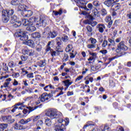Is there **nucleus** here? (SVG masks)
<instances>
[{"label": "nucleus", "mask_w": 131, "mask_h": 131, "mask_svg": "<svg viewBox=\"0 0 131 131\" xmlns=\"http://www.w3.org/2000/svg\"><path fill=\"white\" fill-rule=\"evenodd\" d=\"M110 85L112 88H114L115 86V83L113 81H111L110 82Z\"/></svg>", "instance_id": "nucleus-60"}, {"label": "nucleus", "mask_w": 131, "mask_h": 131, "mask_svg": "<svg viewBox=\"0 0 131 131\" xmlns=\"http://www.w3.org/2000/svg\"><path fill=\"white\" fill-rule=\"evenodd\" d=\"M93 19H92L91 24H90V25L92 26L93 27H94V26H96V25L98 24V23H97V21H93Z\"/></svg>", "instance_id": "nucleus-53"}, {"label": "nucleus", "mask_w": 131, "mask_h": 131, "mask_svg": "<svg viewBox=\"0 0 131 131\" xmlns=\"http://www.w3.org/2000/svg\"><path fill=\"white\" fill-rule=\"evenodd\" d=\"M41 106V104L39 105H37L35 107H31V106H29L27 107V109H25L23 111V112L24 113V114H27L28 113V114H29V113H30V112H32V111H34V110H35V109H37V108H39V107H40Z\"/></svg>", "instance_id": "nucleus-9"}, {"label": "nucleus", "mask_w": 131, "mask_h": 131, "mask_svg": "<svg viewBox=\"0 0 131 131\" xmlns=\"http://www.w3.org/2000/svg\"><path fill=\"white\" fill-rule=\"evenodd\" d=\"M97 28H98L99 31L100 33H103V32H104V29L106 28V27L103 24H99L97 25Z\"/></svg>", "instance_id": "nucleus-16"}, {"label": "nucleus", "mask_w": 131, "mask_h": 131, "mask_svg": "<svg viewBox=\"0 0 131 131\" xmlns=\"http://www.w3.org/2000/svg\"><path fill=\"white\" fill-rule=\"evenodd\" d=\"M91 125H95V123L92 121H88L86 122V124L84 125L83 128V129H85L86 127H89V126H91Z\"/></svg>", "instance_id": "nucleus-27"}, {"label": "nucleus", "mask_w": 131, "mask_h": 131, "mask_svg": "<svg viewBox=\"0 0 131 131\" xmlns=\"http://www.w3.org/2000/svg\"><path fill=\"white\" fill-rule=\"evenodd\" d=\"M36 51L37 52H41V50L42 49V46L40 45H38L36 46Z\"/></svg>", "instance_id": "nucleus-41"}, {"label": "nucleus", "mask_w": 131, "mask_h": 131, "mask_svg": "<svg viewBox=\"0 0 131 131\" xmlns=\"http://www.w3.org/2000/svg\"><path fill=\"white\" fill-rule=\"evenodd\" d=\"M93 4L95 7H99L100 6V2L98 1H94Z\"/></svg>", "instance_id": "nucleus-49"}, {"label": "nucleus", "mask_w": 131, "mask_h": 131, "mask_svg": "<svg viewBox=\"0 0 131 131\" xmlns=\"http://www.w3.org/2000/svg\"><path fill=\"white\" fill-rule=\"evenodd\" d=\"M113 11H117V10H119V9L120 8V5L117 4H113Z\"/></svg>", "instance_id": "nucleus-34"}, {"label": "nucleus", "mask_w": 131, "mask_h": 131, "mask_svg": "<svg viewBox=\"0 0 131 131\" xmlns=\"http://www.w3.org/2000/svg\"><path fill=\"white\" fill-rule=\"evenodd\" d=\"M69 60V57L67 54H64L62 59L63 62H67Z\"/></svg>", "instance_id": "nucleus-37"}, {"label": "nucleus", "mask_w": 131, "mask_h": 131, "mask_svg": "<svg viewBox=\"0 0 131 131\" xmlns=\"http://www.w3.org/2000/svg\"><path fill=\"white\" fill-rule=\"evenodd\" d=\"M108 45V41L106 40H104L102 44V48H105V47H107Z\"/></svg>", "instance_id": "nucleus-47"}, {"label": "nucleus", "mask_w": 131, "mask_h": 131, "mask_svg": "<svg viewBox=\"0 0 131 131\" xmlns=\"http://www.w3.org/2000/svg\"><path fill=\"white\" fill-rule=\"evenodd\" d=\"M9 84H10V83L9 82H5L4 83L3 85L4 88H9Z\"/></svg>", "instance_id": "nucleus-61"}, {"label": "nucleus", "mask_w": 131, "mask_h": 131, "mask_svg": "<svg viewBox=\"0 0 131 131\" xmlns=\"http://www.w3.org/2000/svg\"><path fill=\"white\" fill-rule=\"evenodd\" d=\"M45 52L46 53H49V52H50V53H51V52H53V49H52V48H51V47L46 46V48L45 49Z\"/></svg>", "instance_id": "nucleus-43"}, {"label": "nucleus", "mask_w": 131, "mask_h": 131, "mask_svg": "<svg viewBox=\"0 0 131 131\" xmlns=\"http://www.w3.org/2000/svg\"><path fill=\"white\" fill-rule=\"evenodd\" d=\"M91 69L92 71H97L98 70V67L96 66H91Z\"/></svg>", "instance_id": "nucleus-46"}, {"label": "nucleus", "mask_w": 131, "mask_h": 131, "mask_svg": "<svg viewBox=\"0 0 131 131\" xmlns=\"http://www.w3.org/2000/svg\"><path fill=\"white\" fill-rule=\"evenodd\" d=\"M82 78H83V76H79L76 79L75 82H76V81H79V80H81Z\"/></svg>", "instance_id": "nucleus-55"}, {"label": "nucleus", "mask_w": 131, "mask_h": 131, "mask_svg": "<svg viewBox=\"0 0 131 131\" xmlns=\"http://www.w3.org/2000/svg\"><path fill=\"white\" fill-rule=\"evenodd\" d=\"M22 23L24 26H30L32 25V21H31V19H23Z\"/></svg>", "instance_id": "nucleus-13"}, {"label": "nucleus", "mask_w": 131, "mask_h": 131, "mask_svg": "<svg viewBox=\"0 0 131 131\" xmlns=\"http://www.w3.org/2000/svg\"><path fill=\"white\" fill-rule=\"evenodd\" d=\"M117 3V0H105L103 4L108 8L113 7V5Z\"/></svg>", "instance_id": "nucleus-10"}, {"label": "nucleus", "mask_w": 131, "mask_h": 131, "mask_svg": "<svg viewBox=\"0 0 131 131\" xmlns=\"http://www.w3.org/2000/svg\"><path fill=\"white\" fill-rule=\"evenodd\" d=\"M93 14H94L95 16L98 15L99 14V12L98 11V9L97 8H94V10L92 11Z\"/></svg>", "instance_id": "nucleus-52"}, {"label": "nucleus", "mask_w": 131, "mask_h": 131, "mask_svg": "<svg viewBox=\"0 0 131 131\" xmlns=\"http://www.w3.org/2000/svg\"><path fill=\"white\" fill-rule=\"evenodd\" d=\"M53 13L55 15V16H58V15H62L63 13V10H62V8H60L59 10L58 11H53Z\"/></svg>", "instance_id": "nucleus-31"}, {"label": "nucleus", "mask_w": 131, "mask_h": 131, "mask_svg": "<svg viewBox=\"0 0 131 131\" xmlns=\"http://www.w3.org/2000/svg\"><path fill=\"white\" fill-rule=\"evenodd\" d=\"M17 35L18 37H20L19 39H20V40H23V41L28 40V35H26L25 30L24 29H20L18 30Z\"/></svg>", "instance_id": "nucleus-4"}, {"label": "nucleus", "mask_w": 131, "mask_h": 131, "mask_svg": "<svg viewBox=\"0 0 131 131\" xmlns=\"http://www.w3.org/2000/svg\"><path fill=\"white\" fill-rule=\"evenodd\" d=\"M108 40L112 45H115V41H114V40H113L111 38H108Z\"/></svg>", "instance_id": "nucleus-63"}, {"label": "nucleus", "mask_w": 131, "mask_h": 131, "mask_svg": "<svg viewBox=\"0 0 131 131\" xmlns=\"http://www.w3.org/2000/svg\"><path fill=\"white\" fill-rule=\"evenodd\" d=\"M50 53L52 57H56V54L57 53L56 51L52 49V51H51Z\"/></svg>", "instance_id": "nucleus-56"}, {"label": "nucleus", "mask_w": 131, "mask_h": 131, "mask_svg": "<svg viewBox=\"0 0 131 131\" xmlns=\"http://www.w3.org/2000/svg\"><path fill=\"white\" fill-rule=\"evenodd\" d=\"M48 23H49V18L46 16H42L41 17L40 23L36 24V25L37 26H43L45 27Z\"/></svg>", "instance_id": "nucleus-8"}, {"label": "nucleus", "mask_w": 131, "mask_h": 131, "mask_svg": "<svg viewBox=\"0 0 131 131\" xmlns=\"http://www.w3.org/2000/svg\"><path fill=\"white\" fill-rule=\"evenodd\" d=\"M3 69L4 71H9V67L7 66V63H5L4 66H3Z\"/></svg>", "instance_id": "nucleus-51"}, {"label": "nucleus", "mask_w": 131, "mask_h": 131, "mask_svg": "<svg viewBox=\"0 0 131 131\" xmlns=\"http://www.w3.org/2000/svg\"><path fill=\"white\" fill-rule=\"evenodd\" d=\"M45 124L48 126H51L52 125V120L49 118H45Z\"/></svg>", "instance_id": "nucleus-29"}, {"label": "nucleus", "mask_w": 131, "mask_h": 131, "mask_svg": "<svg viewBox=\"0 0 131 131\" xmlns=\"http://www.w3.org/2000/svg\"><path fill=\"white\" fill-rule=\"evenodd\" d=\"M101 13L102 16H106V15L107 14V10H106L105 8H102L101 9Z\"/></svg>", "instance_id": "nucleus-40"}, {"label": "nucleus", "mask_w": 131, "mask_h": 131, "mask_svg": "<svg viewBox=\"0 0 131 131\" xmlns=\"http://www.w3.org/2000/svg\"><path fill=\"white\" fill-rule=\"evenodd\" d=\"M62 82L64 84V86H66L67 89H68L69 86L72 84V82H70V80L69 79L65 80Z\"/></svg>", "instance_id": "nucleus-23"}, {"label": "nucleus", "mask_w": 131, "mask_h": 131, "mask_svg": "<svg viewBox=\"0 0 131 131\" xmlns=\"http://www.w3.org/2000/svg\"><path fill=\"white\" fill-rule=\"evenodd\" d=\"M105 21L108 23V28H111V26L113 24V20L111 19V16H107L105 19Z\"/></svg>", "instance_id": "nucleus-14"}, {"label": "nucleus", "mask_w": 131, "mask_h": 131, "mask_svg": "<svg viewBox=\"0 0 131 131\" xmlns=\"http://www.w3.org/2000/svg\"><path fill=\"white\" fill-rule=\"evenodd\" d=\"M31 36L32 38L35 39L36 38H40V37H41V35L39 32H36L31 34Z\"/></svg>", "instance_id": "nucleus-20"}, {"label": "nucleus", "mask_w": 131, "mask_h": 131, "mask_svg": "<svg viewBox=\"0 0 131 131\" xmlns=\"http://www.w3.org/2000/svg\"><path fill=\"white\" fill-rule=\"evenodd\" d=\"M26 29L29 32H33L36 30V28L34 26H29Z\"/></svg>", "instance_id": "nucleus-24"}, {"label": "nucleus", "mask_w": 131, "mask_h": 131, "mask_svg": "<svg viewBox=\"0 0 131 131\" xmlns=\"http://www.w3.org/2000/svg\"><path fill=\"white\" fill-rule=\"evenodd\" d=\"M56 43L57 45L56 48L55 49L56 52L57 53H63V50H62V47L61 46H62V39L61 37H57L56 38Z\"/></svg>", "instance_id": "nucleus-7"}, {"label": "nucleus", "mask_w": 131, "mask_h": 131, "mask_svg": "<svg viewBox=\"0 0 131 131\" xmlns=\"http://www.w3.org/2000/svg\"><path fill=\"white\" fill-rule=\"evenodd\" d=\"M11 4L12 6H19V5L22 4V1L21 0H12L11 2Z\"/></svg>", "instance_id": "nucleus-22"}, {"label": "nucleus", "mask_w": 131, "mask_h": 131, "mask_svg": "<svg viewBox=\"0 0 131 131\" xmlns=\"http://www.w3.org/2000/svg\"><path fill=\"white\" fill-rule=\"evenodd\" d=\"M19 109H22V107H18L17 106L14 105V107L11 110V112L14 113V112H16V110H19Z\"/></svg>", "instance_id": "nucleus-44"}, {"label": "nucleus", "mask_w": 131, "mask_h": 131, "mask_svg": "<svg viewBox=\"0 0 131 131\" xmlns=\"http://www.w3.org/2000/svg\"><path fill=\"white\" fill-rule=\"evenodd\" d=\"M86 29H87V34H88L89 36H91V35H93V28L90 26H87L86 27Z\"/></svg>", "instance_id": "nucleus-21"}, {"label": "nucleus", "mask_w": 131, "mask_h": 131, "mask_svg": "<svg viewBox=\"0 0 131 131\" xmlns=\"http://www.w3.org/2000/svg\"><path fill=\"white\" fill-rule=\"evenodd\" d=\"M20 59L21 60V61H27V59H28V56H24V55H21L20 56Z\"/></svg>", "instance_id": "nucleus-48"}, {"label": "nucleus", "mask_w": 131, "mask_h": 131, "mask_svg": "<svg viewBox=\"0 0 131 131\" xmlns=\"http://www.w3.org/2000/svg\"><path fill=\"white\" fill-rule=\"evenodd\" d=\"M8 127V124L1 123L0 124V131H4Z\"/></svg>", "instance_id": "nucleus-30"}, {"label": "nucleus", "mask_w": 131, "mask_h": 131, "mask_svg": "<svg viewBox=\"0 0 131 131\" xmlns=\"http://www.w3.org/2000/svg\"><path fill=\"white\" fill-rule=\"evenodd\" d=\"M89 40L91 41V43L92 45H96V43H97V39H96L95 38L91 37L89 39Z\"/></svg>", "instance_id": "nucleus-42"}, {"label": "nucleus", "mask_w": 131, "mask_h": 131, "mask_svg": "<svg viewBox=\"0 0 131 131\" xmlns=\"http://www.w3.org/2000/svg\"><path fill=\"white\" fill-rule=\"evenodd\" d=\"M29 56H30V57L34 56V50L30 49L29 51Z\"/></svg>", "instance_id": "nucleus-45"}, {"label": "nucleus", "mask_w": 131, "mask_h": 131, "mask_svg": "<svg viewBox=\"0 0 131 131\" xmlns=\"http://www.w3.org/2000/svg\"><path fill=\"white\" fill-rule=\"evenodd\" d=\"M89 19H86L83 21L84 24H88L89 25H91L92 20H94V17L92 16H89Z\"/></svg>", "instance_id": "nucleus-25"}, {"label": "nucleus", "mask_w": 131, "mask_h": 131, "mask_svg": "<svg viewBox=\"0 0 131 131\" xmlns=\"http://www.w3.org/2000/svg\"><path fill=\"white\" fill-rule=\"evenodd\" d=\"M78 4L79 5V8H81V9H84L85 11H89V9L86 7V3L84 2L83 1H80L78 2Z\"/></svg>", "instance_id": "nucleus-11"}, {"label": "nucleus", "mask_w": 131, "mask_h": 131, "mask_svg": "<svg viewBox=\"0 0 131 131\" xmlns=\"http://www.w3.org/2000/svg\"><path fill=\"white\" fill-rule=\"evenodd\" d=\"M23 127V126L20 125H19V124H18V123H16L15 124L14 128H15V129H18V130H19V129H22Z\"/></svg>", "instance_id": "nucleus-39"}, {"label": "nucleus", "mask_w": 131, "mask_h": 131, "mask_svg": "<svg viewBox=\"0 0 131 131\" xmlns=\"http://www.w3.org/2000/svg\"><path fill=\"white\" fill-rule=\"evenodd\" d=\"M26 17H31L33 15V12L31 10H26Z\"/></svg>", "instance_id": "nucleus-36"}, {"label": "nucleus", "mask_w": 131, "mask_h": 131, "mask_svg": "<svg viewBox=\"0 0 131 131\" xmlns=\"http://www.w3.org/2000/svg\"><path fill=\"white\" fill-rule=\"evenodd\" d=\"M30 49H26L24 50V53L29 56Z\"/></svg>", "instance_id": "nucleus-59"}, {"label": "nucleus", "mask_w": 131, "mask_h": 131, "mask_svg": "<svg viewBox=\"0 0 131 131\" xmlns=\"http://www.w3.org/2000/svg\"><path fill=\"white\" fill-rule=\"evenodd\" d=\"M21 15H22L23 17H26V9L25 10L21 11Z\"/></svg>", "instance_id": "nucleus-62"}, {"label": "nucleus", "mask_w": 131, "mask_h": 131, "mask_svg": "<svg viewBox=\"0 0 131 131\" xmlns=\"http://www.w3.org/2000/svg\"><path fill=\"white\" fill-rule=\"evenodd\" d=\"M58 35V32L56 31H53L47 34V38H55Z\"/></svg>", "instance_id": "nucleus-12"}, {"label": "nucleus", "mask_w": 131, "mask_h": 131, "mask_svg": "<svg viewBox=\"0 0 131 131\" xmlns=\"http://www.w3.org/2000/svg\"><path fill=\"white\" fill-rule=\"evenodd\" d=\"M70 58L71 59H73V58H75V56H76V54H77V53H75V54L73 53H70Z\"/></svg>", "instance_id": "nucleus-57"}, {"label": "nucleus", "mask_w": 131, "mask_h": 131, "mask_svg": "<svg viewBox=\"0 0 131 131\" xmlns=\"http://www.w3.org/2000/svg\"><path fill=\"white\" fill-rule=\"evenodd\" d=\"M25 45L30 47L32 49H34L35 48V43H34V41L32 40H29L25 42Z\"/></svg>", "instance_id": "nucleus-15"}, {"label": "nucleus", "mask_w": 131, "mask_h": 131, "mask_svg": "<svg viewBox=\"0 0 131 131\" xmlns=\"http://www.w3.org/2000/svg\"><path fill=\"white\" fill-rule=\"evenodd\" d=\"M31 120H32V118H30L26 120H24V119H22L19 121V123H20V124H27V123L30 122Z\"/></svg>", "instance_id": "nucleus-19"}, {"label": "nucleus", "mask_w": 131, "mask_h": 131, "mask_svg": "<svg viewBox=\"0 0 131 131\" xmlns=\"http://www.w3.org/2000/svg\"><path fill=\"white\" fill-rule=\"evenodd\" d=\"M49 98L48 96V93H43L40 97L41 102H46V101H49Z\"/></svg>", "instance_id": "nucleus-17"}, {"label": "nucleus", "mask_w": 131, "mask_h": 131, "mask_svg": "<svg viewBox=\"0 0 131 131\" xmlns=\"http://www.w3.org/2000/svg\"><path fill=\"white\" fill-rule=\"evenodd\" d=\"M62 114H58L57 117L55 118L56 123H54V126L55 127L56 130H64L66 129V126L69 124V119L66 118V120H63L61 117L62 116Z\"/></svg>", "instance_id": "nucleus-1"}, {"label": "nucleus", "mask_w": 131, "mask_h": 131, "mask_svg": "<svg viewBox=\"0 0 131 131\" xmlns=\"http://www.w3.org/2000/svg\"><path fill=\"white\" fill-rule=\"evenodd\" d=\"M45 114L46 116H48L51 119H55V118L59 116V114H57V112L53 108L46 111Z\"/></svg>", "instance_id": "nucleus-6"}, {"label": "nucleus", "mask_w": 131, "mask_h": 131, "mask_svg": "<svg viewBox=\"0 0 131 131\" xmlns=\"http://www.w3.org/2000/svg\"><path fill=\"white\" fill-rule=\"evenodd\" d=\"M37 64L39 67H45L47 65V62L45 59L41 60L37 62Z\"/></svg>", "instance_id": "nucleus-18"}, {"label": "nucleus", "mask_w": 131, "mask_h": 131, "mask_svg": "<svg viewBox=\"0 0 131 131\" xmlns=\"http://www.w3.org/2000/svg\"><path fill=\"white\" fill-rule=\"evenodd\" d=\"M2 13V21L4 23H8L9 21H10V17H12L15 11L13 9H9V10H4L2 7V10L1 11Z\"/></svg>", "instance_id": "nucleus-2"}, {"label": "nucleus", "mask_w": 131, "mask_h": 131, "mask_svg": "<svg viewBox=\"0 0 131 131\" xmlns=\"http://www.w3.org/2000/svg\"><path fill=\"white\" fill-rule=\"evenodd\" d=\"M61 39L62 40V41H63V42H67V41L69 40V37H68V36H67V35L66 34H63L62 36Z\"/></svg>", "instance_id": "nucleus-28"}, {"label": "nucleus", "mask_w": 131, "mask_h": 131, "mask_svg": "<svg viewBox=\"0 0 131 131\" xmlns=\"http://www.w3.org/2000/svg\"><path fill=\"white\" fill-rule=\"evenodd\" d=\"M88 49H94L96 48V45L94 44H89L87 46Z\"/></svg>", "instance_id": "nucleus-50"}, {"label": "nucleus", "mask_w": 131, "mask_h": 131, "mask_svg": "<svg viewBox=\"0 0 131 131\" xmlns=\"http://www.w3.org/2000/svg\"><path fill=\"white\" fill-rule=\"evenodd\" d=\"M28 78H33V73H31L27 75Z\"/></svg>", "instance_id": "nucleus-54"}, {"label": "nucleus", "mask_w": 131, "mask_h": 131, "mask_svg": "<svg viewBox=\"0 0 131 131\" xmlns=\"http://www.w3.org/2000/svg\"><path fill=\"white\" fill-rule=\"evenodd\" d=\"M48 88H49L50 90H55V86H54L53 85L51 84L46 85L44 88L43 90H45L46 92H50V90L48 89Z\"/></svg>", "instance_id": "nucleus-26"}, {"label": "nucleus", "mask_w": 131, "mask_h": 131, "mask_svg": "<svg viewBox=\"0 0 131 131\" xmlns=\"http://www.w3.org/2000/svg\"><path fill=\"white\" fill-rule=\"evenodd\" d=\"M26 7L25 5H21V4L18 5V11H24L26 10V8H25Z\"/></svg>", "instance_id": "nucleus-35"}, {"label": "nucleus", "mask_w": 131, "mask_h": 131, "mask_svg": "<svg viewBox=\"0 0 131 131\" xmlns=\"http://www.w3.org/2000/svg\"><path fill=\"white\" fill-rule=\"evenodd\" d=\"M8 66L10 68H14V67L16 66V63L14 62L13 61H11L9 62Z\"/></svg>", "instance_id": "nucleus-38"}, {"label": "nucleus", "mask_w": 131, "mask_h": 131, "mask_svg": "<svg viewBox=\"0 0 131 131\" xmlns=\"http://www.w3.org/2000/svg\"><path fill=\"white\" fill-rule=\"evenodd\" d=\"M32 18L34 19V22L36 23V24H38V23H40L41 17H33Z\"/></svg>", "instance_id": "nucleus-33"}, {"label": "nucleus", "mask_w": 131, "mask_h": 131, "mask_svg": "<svg viewBox=\"0 0 131 131\" xmlns=\"http://www.w3.org/2000/svg\"><path fill=\"white\" fill-rule=\"evenodd\" d=\"M110 128V127H109L108 126H105L104 129H102V131H109Z\"/></svg>", "instance_id": "nucleus-64"}, {"label": "nucleus", "mask_w": 131, "mask_h": 131, "mask_svg": "<svg viewBox=\"0 0 131 131\" xmlns=\"http://www.w3.org/2000/svg\"><path fill=\"white\" fill-rule=\"evenodd\" d=\"M7 122L8 123H13L15 122V119L12 118L11 116H7Z\"/></svg>", "instance_id": "nucleus-32"}, {"label": "nucleus", "mask_w": 131, "mask_h": 131, "mask_svg": "<svg viewBox=\"0 0 131 131\" xmlns=\"http://www.w3.org/2000/svg\"><path fill=\"white\" fill-rule=\"evenodd\" d=\"M10 22L11 24H13V27L15 28H17V27H20L22 24V22L18 20L17 16L15 15L13 16H11Z\"/></svg>", "instance_id": "nucleus-5"}, {"label": "nucleus", "mask_w": 131, "mask_h": 131, "mask_svg": "<svg viewBox=\"0 0 131 131\" xmlns=\"http://www.w3.org/2000/svg\"><path fill=\"white\" fill-rule=\"evenodd\" d=\"M85 80H88L90 81V82H93V81L94 80V78H93L92 77H90V78L86 77L85 78Z\"/></svg>", "instance_id": "nucleus-58"}, {"label": "nucleus", "mask_w": 131, "mask_h": 131, "mask_svg": "<svg viewBox=\"0 0 131 131\" xmlns=\"http://www.w3.org/2000/svg\"><path fill=\"white\" fill-rule=\"evenodd\" d=\"M128 48L125 45H124V41H121L117 46V49L116 50V53H118V57H121L123 55H125L126 53L124 51L121 52V51H127Z\"/></svg>", "instance_id": "nucleus-3"}]
</instances>
